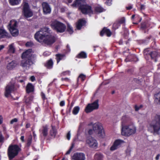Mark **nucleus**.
Segmentation results:
<instances>
[{
	"label": "nucleus",
	"instance_id": "64",
	"mask_svg": "<svg viewBox=\"0 0 160 160\" xmlns=\"http://www.w3.org/2000/svg\"><path fill=\"white\" fill-rule=\"evenodd\" d=\"M127 10H130L132 8V7L131 6H130L126 8Z\"/></svg>",
	"mask_w": 160,
	"mask_h": 160
},
{
	"label": "nucleus",
	"instance_id": "16",
	"mask_svg": "<svg viewBox=\"0 0 160 160\" xmlns=\"http://www.w3.org/2000/svg\"><path fill=\"white\" fill-rule=\"evenodd\" d=\"M72 158L74 160H85V155L82 153H76L74 154Z\"/></svg>",
	"mask_w": 160,
	"mask_h": 160
},
{
	"label": "nucleus",
	"instance_id": "62",
	"mask_svg": "<svg viewBox=\"0 0 160 160\" xmlns=\"http://www.w3.org/2000/svg\"><path fill=\"white\" fill-rule=\"evenodd\" d=\"M160 156V155L159 154H158L156 156L155 158L156 160H158L159 159V157Z\"/></svg>",
	"mask_w": 160,
	"mask_h": 160
},
{
	"label": "nucleus",
	"instance_id": "61",
	"mask_svg": "<svg viewBox=\"0 0 160 160\" xmlns=\"http://www.w3.org/2000/svg\"><path fill=\"white\" fill-rule=\"evenodd\" d=\"M145 9V6L144 5H141L140 9L141 10H144Z\"/></svg>",
	"mask_w": 160,
	"mask_h": 160
},
{
	"label": "nucleus",
	"instance_id": "5",
	"mask_svg": "<svg viewBox=\"0 0 160 160\" xmlns=\"http://www.w3.org/2000/svg\"><path fill=\"white\" fill-rule=\"evenodd\" d=\"M21 151V148L18 145L10 144L7 150V154L9 160H12L18 155Z\"/></svg>",
	"mask_w": 160,
	"mask_h": 160
},
{
	"label": "nucleus",
	"instance_id": "44",
	"mask_svg": "<svg viewBox=\"0 0 160 160\" xmlns=\"http://www.w3.org/2000/svg\"><path fill=\"white\" fill-rule=\"evenodd\" d=\"M41 96L42 99L44 102L45 100L47 99V98L46 97L45 94L43 92H42L41 93Z\"/></svg>",
	"mask_w": 160,
	"mask_h": 160
},
{
	"label": "nucleus",
	"instance_id": "59",
	"mask_svg": "<svg viewBox=\"0 0 160 160\" xmlns=\"http://www.w3.org/2000/svg\"><path fill=\"white\" fill-rule=\"evenodd\" d=\"M24 138V137L23 136H21L20 137V140L22 142H25Z\"/></svg>",
	"mask_w": 160,
	"mask_h": 160
},
{
	"label": "nucleus",
	"instance_id": "30",
	"mask_svg": "<svg viewBox=\"0 0 160 160\" xmlns=\"http://www.w3.org/2000/svg\"><path fill=\"white\" fill-rule=\"evenodd\" d=\"M150 24L147 21L141 23V28L142 29H144L150 26Z\"/></svg>",
	"mask_w": 160,
	"mask_h": 160
},
{
	"label": "nucleus",
	"instance_id": "1",
	"mask_svg": "<svg viewBox=\"0 0 160 160\" xmlns=\"http://www.w3.org/2000/svg\"><path fill=\"white\" fill-rule=\"evenodd\" d=\"M51 31L46 27L41 28L34 35L35 38L40 42H43L48 46H50L56 41V37L50 34Z\"/></svg>",
	"mask_w": 160,
	"mask_h": 160
},
{
	"label": "nucleus",
	"instance_id": "19",
	"mask_svg": "<svg viewBox=\"0 0 160 160\" xmlns=\"http://www.w3.org/2000/svg\"><path fill=\"white\" fill-rule=\"evenodd\" d=\"M17 61L15 60H12L7 64V68L8 70H12L17 66Z\"/></svg>",
	"mask_w": 160,
	"mask_h": 160
},
{
	"label": "nucleus",
	"instance_id": "58",
	"mask_svg": "<svg viewBox=\"0 0 160 160\" xmlns=\"http://www.w3.org/2000/svg\"><path fill=\"white\" fill-rule=\"evenodd\" d=\"M134 108L135 110L136 111H138L139 109H140V108H139V107L137 106V105H135L134 106Z\"/></svg>",
	"mask_w": 160,
	"mask_h": 160
},
{
	"label": "nucleus",
	"instance_id": "29",
	"mask_svg": "<svg viewBox=\"0 0 160 160\" xmlns=\"http://www.w3.org/2000/svg\"><path fill=\"white\" fill-rule=\"evenodd\" d=\"M87 55L86 52L82 51L78 53L76 56V58H78L84 59L87 58Z\"/></svg>",
	"mask_w": 160,
	"mask_h": 160
},
{
	"label": "nucleus",
	"instance_id": "45",
	"mask_svg": "<svg viewBox=\"0 0 160 160\" xmlns=\"http://www.w3.org/2000/svg\"><path fill=\"white\" fill-rule=\"evenodd\" d=\"M51 53L48 51H46L43 53V55L44 56L47 57L51 54Z\"/></svg>",
	"mask_w": 160,
	"mask_h": 160
},
{
	"label": "nucleus",
	"instance_id": "40",
	"mask_svg": "<svg viewBox=\"0 0 160 160\" xmlns=\"http://www.w3.org/2000/svg\"><path fill=\"white\" fill-rule=\"evenodd\" d=\"M86 78V76L85 75L82 74H81L79 76L78 78H80L81 79V80L82 81H84Z\"/></svg>",
	"mask_w": 160,
	"mask_h": 160
},
{
	"label": "nucleus",
	"instance_id": "46",
	"mask_svg": "<svg viewBox=\"0 0 160 160\" xmlns=\"http://www.w3.org/2000/svg\"><path fill=\"white\" fill-rule=\"evenodd\" d=\"M120 24L118 22L115 23L113 24V27L115 28V29L118 28L119 26H120Z\"/></svg>",
	"mask_w": 160,
	"mask_h": 160
},
{
	"label": "nucleus",
	"instance_id": "35",
	"mask_svg": "<svg viewBox=\"0 0 160 160\" xmlns=\"http://www.w3.org/2000/svg\"><path fill=\"white\" fill-rule=\"evenodd\" d=\"M32 138L31 137H29L28 138L26 144V145L27 147H29L31 145L32 142Z\"/></svg>",
	"mask_w": 160,
	"mask_h": 160
},
{
	"label": "nucleus",
	"instance_id": "41",
	"mask_svg": "<svg viewBox=\"0 0 160 160\" xmlns=\"http://www.w3.org/2000/svg\"><path fill=\"white\" fill-rule=\"evenodd\" d=\"M4 138L1 132H0V143H3L4 141Z\"/></svg>",
	"mask_w": 160,
	"mask_h": 160
},
{
	"label": "nucleus",
	"instance_id": "20",
	"mask_svg": "<svg viewBox=\"0 0 160 160\" xmlns=\"http://www.w3.org/2000/svg\"><path fill=\"white\" fill-rule=\"evenodd\" d=\"M34 90V87L31 83H28L26 87V91L28 93L33 92Z\"/></svg>",
	"mask_w": 160,
	"mask_h": 160
},
{
	"label": "nucleus",
	"instance_id": "23",
	"mask_svg": "<svg viewBox=\"0 0 160 160\" xmlns=\"http://www.w3.org/2000/svg\"><path fill=\"white\" fill-rule=\"evenodd\" d=\"M104 33H105L108 37L110 36L111 35V32L110 31L105 27L101 31L100 35L102 36Z\"/></svg>",
	"mask_w": 160,
	"mask_h": 160
},
{
	"label": "nucleus",
	"instance_id": "12",
	"mask_svg": "<svg viewBox=\"0 0 160 160\" xmlns=\"http://www.w3.org/2000/svg\"><path fill=\"white\" fill-rule=\"evenodd\" d=\"M86 143L92 148H96L98 147L97 141L92 137H88L86 140Z\"/></svg>",
	"mask_w": 160,
	"mask_h": 160
},
{
	"label": "nucleus",
	"instance_id": "32",
	"mask_svg": "<svg viewBox=\"0 0 160 160\" xmlns=\"http://www.w3.org/2000/svg\"><path fill=\"white\" fill-rule=\"evenodd\" d=\"M80 108L78 106H76L74 107L72 110V113L74 115H77L79 112Z\"/></svg>",
	"mask_w": 160,
	"mask_h": 160
},
{
	"label": "nucleus",
	"instance_id": "52",
	"mask_svg": "<svg viewBox=\"0 0 160 160\" xmlns=\"http://www.w3.org/2000/svg\"><path fill=\"white\" fill-rule=\"evenodd\" d=\"M72 108L71 107H69L68 108H67L66 110V112L67 114H69L71 111Z\"/></svg>",
	"mask_w": 160,
	"mask_h": 160
},
{
	"label": "nucleus",
	"instance_id": "43",
	"mask_svg": "<svg viewBox=\"0 0 160 160\" xmlns=\"http://www.w3.org/2000/svg\"><path fill=\"white\" fill-rule=\"evenodd\" d=\"M74 146V143H72V145L71 146L70 148L66 152V154H69L70 153V152H71V150H72V149L73 148Z\"/></svg>",
	"mask_w": 160,
	"mask_h": 160
},
{
	"label": "nucleus",
	"instance_id": "42",
	"mask_svg": "<svg viewBox=\"0 0 160 160\" xmlns=\"http://www.w3.org/2000/svg\"><path fill=\"white\" fill-rule=\"evenodd\" d=\"M26 46L28 47H32L34 45L33 43L31 42H28L25 44Z\"/></svg>",
	"mask_w": 160,
	"mask_h": 160
},
{
	"label": "nucleus",
	"instance_id": "13",
	"mask_svg": "<svg viewBox=\"0 0 160 160\" xmlns=\"http://www.w3.org/2000/svg\"><path fill=\"white\" fill-rule=\"evenodd\" d=\"M124 142V141L123 140L119 139L116 140L114 142L112 146L111 147L110 150L113 151L117 149L120 147L121 144Z\"/></svg>",
	"mask_w": 160,
	"mask_h": 160
},
{
	"label": "nucleus",
	"instance_id": "18",
	"mask_svg": "<svg viewBox=\"0 0 160 160\" xmlns=\"http://www.w3.org/2000/svg\"><path fill=\"white\" fill-rule=\"evenodd\" d=\"M43 12L46 14L49 13L51 11V8L48 3L46 2H43L42 3Z\"/></svg>",
	"mask_w": 160,
	"mask_h": 160
},
{
	"label": "nucleus",
	"instance_id": "55",
	"mask_svg": "<svg viewBox=\"0 0 160 160\" xmlns=\"http://www.w3.org/2000/svg\"><path fill=\"white\" fill-rule=\"evenodd\" d=\"M30 80L32 82H34L35 80V78L34 76H32L30 78Z\"/></svg>",
	"mask_w": 160,
	"mask_h": 160
},
{
	"label": "nucleus",
	"instance_id": "2",
	"mask_svg": "<svg viewBox=\"0 0 160 160\" xmlns=\"http://www.w3.org/2000/svg\"><path fill=\"white\" fill-rule=\"evenodd\" d=\"M72 6L73 7H78L84 14L92 13L93 12L91 7L87 4L84 0H76Z\"/></svg>",
	"mask_w": 160,
	"mask_h": 160
},
{
	"label": "nucleus",
	"instance_id": "7",
	"mask_svg": "<svg viewBox=\"0 0 160 160\" xmlns=\"http://www.w3.org/2000/svg\"><path fill=\"white\" fill-rule=\"evenodd\" d=\"M51 25L52 28L55 30L57 32L60 33L64 32L66 28L65 24L57 21L52 22Z\"/></svg>",
	"mask_w": 160,
	"mask_h": 160
},
{
	"label": "nucleus",
	"instance_id": "15",
	"mask_svg": "<svg viewBox=\"0 0 160 160\" xmlns=\"http://www.w3.org/2000/svg\"><path fill=\"white\" fill-rule=\"evenodd\" d=\"M14 86L12 84L8 85L7 86L5 93V96L7 97L10 94L11 92L14 90Z\"/></svg>",
	"mask_w": 160,
	"mask_h": 160
},
{
	"label": "nucleus",
	"instance_id": "33",
	"mask_svg": "<svg viewBox=\"0 0 160 160\" xmlns=\"http://www.w3.org/2000/svg\"><path fill=\"white\" fill-rule=\"evenodd\" d=\"M152 36H150L146 39L140 40L139 41V43H148V40L152 38Z\"/></svg>",
	"mask_w": 160,
	"mask_h": 160
},
{
	"label": "nucleus",
	"instance_id": "50",
	"mask_svg": "<svg viewBox=\"0 0 160 160\" xmlns=\"http://www.w3.org/2000/svg\"><path fill=\"white\" fill-rule=\"evenodd\" d=\"M133 80L135 82L138 84H140L141 82V79H139L136 78H134Z\"/></svg>",
	"mask_w": 160,
	"mask_h": 160
},
{
	"label": "nucleus",
	"instance_id": "48",
	"mask_svg": "<svg viewBox=\"0 0 160 160\" xmlns=\"http://www.w3.org/2000/svg\"><path fill=\"white\" fill-rule=\"evenodd\" d=\"M9 49L8 50H15V48L14 47V44L13 43H12L10 44L9 46Z\"/></svg>",
	"mask_w": 160,
	"mask_h": 160
},
{
	"label": "nucleus",
	"instance_id": "57",
	"mask_svg": "<svg viewBox=\"0 0 160 160\" xmlns=\"http://www.w3.org/2000/svg\"><path fill=\"white\" fill-rule=\"evenodd\" d=\"M3 118L2 115H0V125L2 123Z\"/></svg>",
	"mask_w": 160,
	"mask_h": 160
},
{
	"label": "nucleus",
	"instance_id": "53",
	"mask_svg": "<svg viewBox=\"0 0 160 160\" xmlns=\"http://www.w3.org/2000/svg\"><path fill=\"white\" fill-rule=\"evenodd\" d=\"M65 105V102L64 101H62L60 103V106L61 107H63Z\"/></svg>",
	"mask_w": 160,
	"mask_h": 160
},
{
	"label": "nucleus",
	"instance_id": "14",
	"mask_svg": "<svg viewBox=\"0 0 160 160\" xmlns=\"http://www.w3.org/2000/svg\"><path fill=\"white\" fill-rule=\"evenodd\" d=\"M127 51H125L123 52V54L127 57L125 59V62H127L134 60L136 58L135 55L134 54L127 52Z\"/></svg>",
	"mask_w": 160,
	"mask_h": 160
},
{
	"label": "nucleus",
	"instance_id": "37",
	"mask_svg": "<svg viewBox=\"0 0 160 160\" xmlns=\"http://www.w3.org/2000/svg\"><path fill=\"white\" fill-rule=\"evenodd\" d=\"M20 1V0H9V2L12 5H17L19 3Z\"/></svg>",
	"mask_w": 160,
	"mask_h": 160
},
{
	"label": "nucleus",
	"instance_id": "9",
	"mask_svg": "<svg viewBox=\"0 0 160 160\" xmlns=\"http://www.w3.org/2000/svg\"><path fill=\"white\" fill-rule=\"evenodd\" d=\"M22 13L24 17L26 18H30L33 15V12L27 2H25L23 6Z\"/></svg>",
	"mask_w": 160,
	"mask_h": 160
},
{
	"label": "nucleus",
	"instance_id": "38",
	"mask_svg": "<svg viewBox=\"0 0 160 160\" xmlns=\"http://www.w3.org/2000/svg\"><path fill=\"white\" fill-rule=\"evenodd\" d=\"M12 23H10L9 24L10 28L13 27L14 28H16L17 25L18 24L17 22L15 21L12 22Z\"/></svg>",
	"mask_w": 160,
	"mask_h": 160
},
{
	"label": "nucleus",
	"instance_id": "22",
	"mask_svg": "<svg viewBox=\"0 0 160 160\" xmlns=\"http://www.w3.org/2000/svg\"><path fill=\"white\" fill-rule=\"evenodd\" d=\"M55 56L56 57V59L57 60V62L58 63L60 60L64 59L65 58L66 54L65 53H58L56 54Z\"/></svg>",
	"mask_w": 160,
	"mask_h": 160
},
{
	"label": "nucleus",
	"instance_id": "56",
	"mask_svg": "<svg viewBox=\"0 0 160 160\" xmlns=\"http://www.w3.org/2000/svg\"><path fill=\"white\" fill-rule=\"evenodd\" d=\"M112 0H107L106 3L108 5H110L111 4Z\"/></svg>",
	"mask_w": 160,
	"mask_h": 160
},
{
	"label": "nucleus",
	"instance_id": "36",
	"mask_svg": "<svg viewBox=\"0 0 160 160\" xmlns=\"http://www.w3.org/2000/svg\"><path fill=\"white\" fill-rule=\"evenodd\" d=\"M155 101H158V103L160 104V92L157 93L155 95Z\"/></svg>",
	"mask_w": 160,
	"mask_h": 160
},
{
	"label": "nucleus",
	"instance_id": "11",
	"mask_svg": "<svg viewBox=\"0 0 160 160\" xmlns=\"http://www.w3.org/2000/svg\"><path fill=\"white\" fill-rule=\"evenodd\" d=\"M149 51H144L143 53L150 56L152 59H154V61L156 62L157 59L160 56V53L158 52L157 51H153L149 53Z\"/></svg>",
	"mask_w": 160,
	"mask_h": 160
},
{
	"label": "nucleus",
	"instance_id": "10",
	"mask_svg": "<svg viewBox=\"0 0 160 160\" xmlns=\"http://www.w3.org/2000/svg\"><path fill=\"white\" fill-rule=\"evenodd\" d=\"M98 101V100L97 99L93 102L88 104L85 109V112L88 113L92 112L94 110L98 109L99 106Z\"/></svg>",
	"mask_w": 160,
	"mask_h": 160
},
{
	"label": "nucleus",
	"instance_id": "17",
	"mask_svg": "<svg viewBox=\"0 0 160 160\" xmlns=\"http://www.w3.org/2000/svg\"><path fill=\"white\" fill-rule=\"evenodd\" d=\"M48 126L47 124L43 125L41 129L39 130V131L41 132V134L44 137H46L48 134Z\"/></svg>",
	"mask_w": 160,
	"mask_h": 160
},
{
	"label": "nucleus",
	"instance_id": "4",
	"mask_svg": "<svg viewBox=\"0 0 160 160\" xmlns=\"http://www.w3.org/2000/svg\"><path fill=\"white\" fill-rule=\"evenodd\" d=\"M92 128V129H89L88 131L89 135L92 134L94 131L99 138H104L105 132L102 124L98 122L95 123L93 125Z\"/></svg>",
	"mask_w": 160,
	"mask_h": 160
},
{
	"label": "nucleus",
	"instance_id": "31",
	"mask_svg": "<svg viewBox=\"0 0 160 160\" xmlns=\"http://www.w3.org/2000/svg\"><path fill=\"white\" fill-rule=\"evenodd\" d=\"M33 98V95H31L28 97V98L26 99L25 102L28 104H30L31 102L32 101Z\"/></svg>",
	"mask_w": 160,
	"mask_h": 160
},
{
	"label": "nucleus",
	"instance_id": "60",
	"mask_svg": "<svg viewBox=\"0 0 160 160\" xmlns=\"http://www.w3.org/2000/svg\"><path fill=\"white\" fill-rule=\"evenodd\" d=\"M61 80L62 81H68L69 80V79L67 78H62Z\"/></svg>",
	"mask_w": 160,
	"mask_h": 160
},
{
	"label": "nucleus",
	"instance_id": "24",
	"mask_svg": "<svg viewBox=\"0 0 160 160\" xmlns=\"http://www.w3.org/2000/svg\"><path fill=\"white\" fill-rule=\"evenodd\" d=\"M51 127V129L50 131V135L52 137L55 138L57 133V130L55 126L52 125Z\"/></svg>",
	"mask_w": 160,
	"mask_h": 160
},
{
	"label": "nucleus",
	"instance_id": "63",
	"mask_svg": "<svg viewBox=\"0 0 160 160\" xmlns=\"http://www.w3.org/2000/svg\"><path fill=\"white\" fill-rule=\"evenodd\" d=\"M4 47V46L3 45H0V50H1L3 49Z\"/></svg>",
	"mask_w": 160,
	"mask_h": 160
},
{
	"label": "nucleus",
	"instance_id": "27",
	"mask_svg": "<svg viewBox=\"0 0 160 160\" xmlns=\"http://www.w3.org/2000/svg\"><path fill=\"white\" fill-rule=\"evenodd\" d=\"M8 34L4 30L0 29V39L3 38H9Z\"/></svg>",
	"mask_w": 160,
	"mask_h": 160
},
{
	"label": "nucleus",
	"instance_id": "47",
	"mask_svg": "<svg viewBox=\"0 0 160 160\" xmlns=\"http://www.w3.org/2000/svg\"><path fill=\"white\" fill-rule=\"evenodd\" d=\"M125 22V18L124 17H123L121 18L118 22L119 24L120 25V24H122L124 23Z\"/></svg>",
	"mask_w": 160,
	"mask_h": 160
},
{
	"label": "nucleus",
	"instance_id": "28",
	"mask_svg": "<svg viewBox=\"0 0 160 160\" xmlns=\"http://www.w3.org/2000/svg\"><path fill=\"white\" fill-rule=\"evenodd\" d=\"M103 155L100 152L96 153L94 156V160H103Z\"/></svg>",
	"mask_w": 160,
	"mask_h": 160
},
{
	"label": "nucleus",
	"instance_id": "54",
	"mask_svg": "<svg viewBox=\"0 0 160 160\" xmlns=\"http://www.w3.org/2000/svg\"><path fill=\"white\" fill-rule=\"evenodd\" d=\"M31 126V124L27 122L26 123L25 125V128H30Z\"/></svg>",
	"mask_w": 160,
	"mask_h": 160
},
{
	"label": "nucleus",
	"instance_id": "34",
	"mask_svg": "<svg viewBox=\"0 0 160 160\" xmlns=\"http://www.w3.org/2000/svg\"><path fill=\"white\" fill-rule=\"evenodd\" d=\"M67 31L70 34H72L73 32L72 28L69 23H67Z\"/></svg>",
	"mask_w": 160,
	"mask_h": 160
},
{
	"label": "nucleus",
	"instance_id": "6",
	"mask_svg": "<svg viewBox=\"0 0 160 160\" xmlns=\"http://www.w3.org/2000/svg\"><path fill=\"white\" fill-rule=\"evenodd\" d=\"M121 133L122 135L129 136L135 133L136 128L131 126H123V122L122 124Z\"/></svg>",
	"mask_w": 160,
	"mask_h": 160
},
{
	"label": "nucleus",
	"instance_id": "39",
	"mask_svg": "<svg viewBox=\"0 0 160 160\" xmlns=\"http://www.w3.org/2000/svg\"><path fill=\"white\" fill-rule=\"evenodd\" d=\"M95 10L98 12H101L104 11V10L101 7H98L95 8Z\"/></svg>",
	"mask_w": 160,
	"mask_h": 160
},
{
	"label": "nucleus",
	"instance_id": "21",
	"mask_svg": "<svg viewBox=\"0 0 160 160\" xmlns=\"http://www.w3.org/2000/svg\"><path fill=\"white\" fill-rule=\"evenodd\" d=\"M53 62L51 58L48 60L44 64V66L48 69H52L53 68Z\"/></svg>",
	"mask_w": 160,
	"mask_h": 160
},
{
	"label": "nucleus",
	"instance_id": "51",
	"mask_svg": "<svg viewBox=\"0 0 160 160\" xmlns=\"http://www.w3.org/2000/svg\"><path fill=\"white\" fill-rule=\"evenodd\" d=\"M66 137L68 140H70L71 137V134L70 131L68 132L67 133Z\"/></svg>",
	"mask_w": 160,
	"mask_h": 160
},
{
	"label": "nucleus",
	"instance_id": "26",
	"mask_svg": "<svg viewBox=\"0 0 160 160\" xmlns=\"http://www.w3.org/2000/svg\"><path fill=\"white\" fill-rule=\"evenodd\" d=\"M9 31L11 33L13 36H16L18 34V31L16 28H9Z\"/></svg>",
	"mask_w": 160,
	"mask_h": 160
},
{
	"label": "nucleus",
	"instance_id": "49",
	"mask_svg": "<svg viewBox=\"0 0 160 160\" xmlns=\"http://www.w3.org/2000/svg\"><path fill=\"white\" fill-rule=\"evenodd\" d=\"M18 121V119L17 118H14L13 119H12L10 122V123L11 124H12L14 122H17Z\"/></svg>",
	"mask_w": 160,
	"mask_h": 160
},
{
	"label": "nucleus",
	"instance_id": "8",
	"mask_svg": "<svg viewBox=\"0 0 160 160\" xmlns=\"http://www.w3.org/2000/svg\"><path fill=\"white\" fill-rule=\"evenodd\" d=\"M150 128H153L154 132H158L160 130V115H156L154 119L149 124Z\"/></svg>",
	"mask_w": 160,
	"mask_h": 160
},
{
	"label": "nucleus",
	"instance_id": "25",
	"mask_svg": "<svg viewBox=\"0 0 160 160\" xmlns=\"http://www.w3.org/2000/svg\"><path fill=\"white\" fill-rule=\"evenodd\" d=\"M86 22V21L83 19L79 20L76 26L77 29L78 30H80L81 27L85 24Z\"/></svg>",
	"mask_w": 160,
	"mask_h": 160
},
{
	"label": "nucleus",
	"instance_id": "3",
	"mask_svg": "<svg viewBox=\"0 0 160 160\" xmlns=\"http://www.w3.org/2000/svg\"><path fill=\"white\" fill-rule=\"evenodd\" d=\"M32 51H25L22 55L21 58L23 59L21 62L20 65L23 68H29L31 65L33 64L32 60V55L31 52H33Z\"/></svg>",
	"mask_w": 160,
	"mask_h": 160
}]
</instances>
